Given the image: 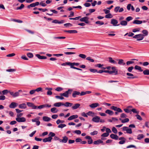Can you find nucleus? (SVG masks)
Instances as JSON below:
<instances>
[{"mask_svg":"<svg viewBox=\"0 0 149 149\" xmlns=\"http://www.w3.org/2000/svg\"><path fill=\"white\" fill-rule=\"evenodd\" d=\"M55 97L56 99H60L61 100H63L64 99V98L63 97H62V96H60L58 95H57L55 96Z\"/></svg>","mask_w":149,"mask_h":149,"instance_id":"61","label":"nucleus"},{"mask_svg":"<svg viewBox=\"0 0 149 149\" xmlns=\"http://www.w3.org/2000/svg\"><path fill=\"white\" fill-rule=\"evenodd\" d=\"M143 73L144 75H149V70L148 69H146L143 71Z\"/></svg>","mask_w":149,"mask_h":149,"instance_id":"36","label":"nucleus"},{"mask_svg":"<svg viewBox=\"0 0 149 149\" xmlns=\"http://www.w3.org/2000/svg\"><path fill=\"white\" fill-rule=\"evenodd\" d=\"M144 135L143 134H139L137 136V139L138 140H141L144 137Z\"/></svg>","mask_w":149,"mask_h":149,"instance_id":"35","label":"nucleus"},{"mask_svg":"<svg viewBox=\"0 0 149 149\" xmlns=\"http://www.w3.org/2000/svg\"><path fill=\"white\" fill-rule=\"evenodd\" d=\"M92 121L94 122L98 123L99 122L104 123L105 121L104 120L100 119V117L97 116H96L92 119Z\"/></svg>","mask_w":149,"mask_h":149,"instance_id":"1","label":"nucleus"},{"mask_svg":"<svg viewBox=\"0 0 149 149\" xmlns=\"http://www.w3.org/2000/svg\"><path fill=\"white\" fill-rule=\"evenodd\" d=\"M27 56L30 58H32L33 56V55L31 53H28L27 54Z\"/></svg>","mask_w":149,"mask_h":149,"instance_id":"43","label":"nucleus"},{"mask_svg":"<svg viewBox=\"0 0 149 149\" xmlns=\"http://www.w3.org/2000/svg\"><path fill=\"white\" fill-rule=\"evenodd\" d=\"M98 132L97 131H94L93 132L90 133V134L91 135L93 136L95 135H96L97 134Z\"/></svg>","mask_w":149,"mask_h":149,"instance_id":"51","label":"nucleus"},{"mask_svg":"<svg viewBox=\"0 0 149 149\" xmlns=\"http://www.w3.org/2000/svg\"><path fill=\"white\" fill-rule=\"evenodd\" d=\"M131 111H132L134 113H135L137 114L139 113V111H137L136 110V109H133L131 110Z\"/></svg>","mask_w":149,"mask_h":149,"instance_id":"56","label":"nucleus"},{"mask_svg":"<svg viewBox=\"0 0 149 149\" xmlns=\"http://www.w3.org/2000/svg\"><path fill=\"white\" fill-rule=\"evenodd\" d=\"M74 132L77 134H80L81 133V132L80 130H76L74 131Z\"/></svg>","mask_w":149,"mask_h":149,"instance_id":"59","label":"nucleus"},{"mask_svg":"<svg viewBox=\"0 0 149 149\" xmlns=\"http://www.w3.org/2000/svg\"><path fill=\"white\" fill-rule=\"evenodd\" d=\"M123 130L124 131H126L128 134H131L132 133V130L131 129L127 127L124 126L123 127Z\"/></svg>","mask_w":149,"mask_h":149,"instance_id":"5","label":"nucleus"},{"mask_svg":"<svg viewBox=\"0 0 149 149\" xmlns=\"http://www.w3.org/2000/svg\"><path fill=\"white\" fill-rule=\"evenodd\" d=\"M6 99V97L3 95L0 96V100H4Z\"/></svg>","mask_w":149,"mask_h":149,"instance_id":"64","label":"nucleus"},{"mask_svg":"<svg viewBox=\"0 0 149 149\" xmlns=\"http://www.w3.org/2000/svg\"><path fill=\"white\" fill-rule=\"evenodd\" d=\"M78 117V116L77 115H73L70 116L68 118V120H71L77 118Z\"/></svg>","mask_w":149,"mask_h":149,"instance_id":"16","label":"nucleus"},{"mask_svg":"<svg viewBox=\"0 0 149 149\" xmlns=\"http://www.w3.org/2000/svg\"><path fill=\"white\" fill-rule=\"evenodd\" d=\"M100 105L98 103H94L89 105V107L92 108H94L97 106H99Z\"/></svg>","mask_w":149,"mask_h":149,"instance_id":"13","label":"nucleus"},{"mask_svg":"<svg viewBox=\"0 0 149 149\" xmlns=\"http://www.w3.org/2000/svg\"><path fill=\"white\" fill-rule=\"evenodd\" d=\"M87 114L88 116H90L93 117L94 115V113L92 111H89L87 113Z\"/></svg>","mask_w":149,"mask_h":149,"instance_id":"37","label":"nucleus"},{"mask_svg":"<svg viewBox=\"0 0 149 149\" xmlns=\"http://www.w3.org/2000/svg\"><path fill=\"white\" fill-rule=\"evenodd\" d=\"M127 23L126 21L123 20L121 21L120 24L123 26H125L127 25Z\"/></svg>","mask_w":149,"mask_h":149,"instance_id":"30","label":"nucleus"},{"mask_svg":"<svg viewBox=\"0 0 149 149\" xmlns=\"http://www.w3.org/2000/svg\"><path fill=\"white\" fill-rule=\"evenodd\" d=\"M55 134L52 132H50L49 135V137H47V142H50L51 141V140L52 139V137H54L55 136Z\"/></svg>","mask_w":149,"mask_h":149,"instance_id":"4","label":"nucleus"},{"mask_svg":"<svg viewBox=\"0 0 149 149\" xmlns=\"http://www.w3.org/2000/svg\"><path fill=\"white\" fill-rule=\"evenodd\" d=\"M51 111L53 113H55L58 112V110L56 108L54 107L51 109Z\"/></svg>","mask_w":149,"mask_h":149,"instance_id":"29","label":"nucleus"},{"mask_svg":"<svg viewBox=\"0 0 149 149\" xmlns=\"http://www.w3.org/2000/svg\"><path fill=\"white\" fill-rule=\"evenodd\" d=\"M8 92L9 91L7 90H4L2 91V93L3 95H6Z\"/></svg>","mask_w":149,"mask_h":149,"instance_id":"55","label":"nucleus"},{"mask_svg":"<svg viewBox=\"0 0 149 149\" xmlns=\"http://www.w3.org/2000/svg\"><path fill=\"white\" fill-rule=\"evenodd\" d=\"M103 11L106 14H108L109 13L110 11L109 10L104 9L103 10Z\"/></svg>","mask_w":149,"mask_h":149,"instance_id":"63","label":"nucleus"},{"mask_svg":"<svg viewBox=\"0 0 149 149\" xmlns=\"http://www.w3.org/2000/svg\"><path fill=\"white\" fill-rule=\"evenodd\" d=\"M133 38L137 39V41H139L143 40L144 37H143V34H137L133 37Z\"/></svg>","mask_w":149,"mask_h":149,"instance_id":"2","label":"nucleus"},{"mask_svg":"<svg viewBox=\"0 0 149 149\" xmlns=\"http://www.w3.org/2000/svg\"><path fill=\"white\" fill-rule=\"evenodd\" d=\"M19 107L21 109H25L26 107V104L25 103H22L19 105Z\"/></svg>","mask_w":149,"mask_h":149,"instance_id":"23","label":"nucleus"},{"mask_svg":"<svg viewBox=\"0 0 149 149\" xmlns=\"http://www.w3.org/2000/svg\"><path fill=\"white\" fill-rule=\"evenodd\" d=\"M134 69V67L133 66H131L129 67L128 69H127V71L130 72H131L132 70Z\"/></svg>","mask_w":149,"mask_h":149,"instance_id":"60","label":"nucleus"},{"mask_svg":"<svg viewBox=\"0 0 149 149\" xmlns=\"http://www.w3.org/2000/svg\"><path fill=\"white\" fill-rule=\"evenodd\" d=\"M35 4L33 3L30 4V5L27 6V7L28 8H30L31 7H35Z\"/></svg>","mask_w":149,"mask_h":149,"instance_id":"42","label":"nucleus"},{"mask_svg":"<svg viewBox=\"0 0 149 149\" xmlns=\"http://www.w3.org/2000/svg\"><path fill=\"white\" fill-rule=\"evenodd\" d=\"M109 62L112 63L116 64H117V62L115 60H113L112 58L111 57H109Z\"/></svg>","mask_w":149,"mask_h":149,"instance_id":"27","label":"nucleus"},{"mask_svg":"<svg viewBox=\"0 0 149 149\" xmlns=\"http://www.w3.org/2000/svg\"><path fill=\"white\" fill-rule=\"evenodd\" d=\"M105 113L111 115H112L113 114V112L112 111L109 109H107L105 111Z\"/></svg>","mask_w":149,"mask_h":149,"instance_id":"33","label":"nucleus"},{"mask_svg":"<svg viewBox=\"0 0 149 149\" xmlns=\"http://www.w3.org/2000/svg\"><path fill=\"white\" fill-rule=\"evenodd\" d=\"M142 33H143V37H144L145 36H146L148 35V32L147 30H143L142 31Z\"/></svg>","mask_w":149,"mask_h":149,"instance_id":"31","label":"nucleus"},{"mask_svg":"<svg viewBox=\"0 0 149 149\" xmlns=\"http://www.w3.org/2000/svg\"><path fill=\"white\" fill-rule=\"evenodd\" d=\"M120 8V7L119 6L116 7L114 9V12L115 13H117L118 11Z\"/></svg>","mask_w":149,"mask_h":149,"instance_id":"57","label":"nucleus"},{"mask_svg":"<svg viewBox=\"0 0 149 149\" xmlns=\"http://www.w3.org/2000/svg\"><path fill=\"white\" fill-rule=\"evenodd\" d=\"M65 54L66 55H71L75 54V53L73 52H64Z\"/></svg>","mask_w":149,"mask_h":149,"instance_id":"54","label":"nucleus"},{"mask_svg":"<svg viewBox=\"0 0 149 149\" xmlns=\"http://www.w3.org/2000/svg\"><path fill=\"white\" fill-rule=\"evenodd\" d=\"M93 143L95 145H99L100 143H102L103 145H104V143H103V141L100 139L94 141Z\"/></svg>","mask_w":149,"mask_h":149,"instance_id":"12","label":"nucleus"},{"mask_svg":"<svg viewBox=\"0 0 149 149\" xmlns=\"http://www.w3.org/2000/svg\"><path fill=\"white\" fill-rule=\"evenodd\" d=\"M80 93L79 91H74L73 92L72 94V96L73 97H77V95H80Z\"/></svg>","mask_w":149,"mask_h":149,"instance_id":"18","label":"nucleus"},{"mask_svg":"<svg viewBox=\"0 0 149 149\" xmlns=\"http://www.w3.org/2000/svg\"><path fill=\"white\" fill-rule=\"evenodd\" d=\"M129 120L128 118H126L122 120V123H124L128 122L129 121Z\"/></svg>","mask_w":149,"mask_h":149,"instance_id":"44","label":"nucleus"},{"mask_svg":"<svg viewBox=\"0 0 149 149\" xmlns=\"http://www.w3.org/2000/svg\"><path fill=\"white\" fill-rule=\"evenodd\" d=\"M70 62H66L65 63H62L61 64V65L62 66H65L66 65H69V66H70Z\"/></svg>","mask_w":149,"mask_h":149,"instance_id":"52","label":"nucleus"},{"mask_svg":"<svg viewBox=\"0 0 149 149\" xmlns=\"http://www.w3.org/2000/svg\"><path fill=\"white\" fill-rule=\"evenodd\" d=\"M73 104L69 102H66L65 103H63V106L66 107H70L72 106Z\"/></svg>","mask_w":149,"mask_h":149,"instance_id":"21","label":"nucleus"},{"mask_svg":"<svg viewBox=\"0 0 149 149\" xmlns=\"http://www.w3.org/2000/svg\"><path fill=\"white\" fill-rule=\"evenodd\" d=\"M118 61V63L119 65H124L125 64V63L124 62V61L123 59H119Z\"/></svg>","mask_w":149,"mask_h":149,"instance_id":"34","label":"nucleus"},{"mask_svg":"<svg viewBox=\"0 0 149 149\" xmlns=\"http://www.w3.org/2000/svg\"><path fill=\"white\" fill-rule=\"evenodd\" d=\"M16 120L17 122L19 123L24 122L26 121V118L24 117H17L16 118Z\"/></svg>","mask_w":149,"mask_h":149,"instance_id":"7","label":"nucleus"},{"mask_svg":"<svg viewBox=\"0 0 149 149\" xmlns=\"http://www.w3.org/2000/svg\"><path fill=\"white\" fill-rule=\"evenodd\" d=\"M36 56L38 58H39V59H46L47 58L46 57L44 56H41L39 54H36Z\"/></svg>","mask_w":149,"mask_h":149,"instance_id":"20","label":"nucleus"},{"mask_svg":"<svg viewBox=\"0 0 149 149\" xmlns=\"http://www.w3.org/2000/svg\"><path fill=\"white\" fill-rule=\"evenodd\" d=\"M110 137L111 139L116 140H118V136L116 134H110Z\"/></svg>","mask_w":149,"mask_h":149,"instance_id":"15","label":"nucleus"},{"mask_svg":"<svg viewBox=\"0 0 149 149\" xmlns=\"http://www.w3.org/2000/svg\"><path fill=\"white\" fill-rule=\"evenodd\" d=\"M111 109L114 110L115 111H117L118 112L121 113L123 111L121 109L119 108H117L116 107L114 106H112L111 107Z\"/></svg>","mask_w":149,"mask_h":149,"instance_id":"8","label":"nucleus"},{"mask_svg":"<svg viewBox=\"0 0 149 149\" xmlns=\"http://www.w3.org/2000/svg\"><path fill=\"white\" fill-rule=\"evenodd\" d=\"M133 17L131 16H129L127 17L126 19L127 21L129 22L133 19Z\"/></svg>","mask_w":149,"mask_h":149,"instance_id":"48","label":"nucleus"},{"mask_svg":"<svg viewBox=\"0 0 149 149\" xmlns=\"http://www.w3.org/2000/svg\"><path fill=\"white\" fill-rule=\"evenodd\" d=\"M143 23L142 21H140L136 19L134 20L133 22V23L134 24H141Z\"/></svg>","mask_w":149,"mask_h":149,"instance_id":"19","label":"nucleus"},{"mask_svg":"<svg viewBox=\"0 0 149 149\" xmlns=\"http://www.w3.org/2000/svg\"><path fill=\"white\" fill-rule=\"evenodd\" d=\"M95 23L97 24H99L100 25H103L104 24L103 22H101L100 21H97L95 22Z\"/></svg>","mask_w":149,"mask_h":149,"instance_id":"47","label":"nucleus"},{"mask_svg":"<svg viewBox=\"0 0 149 149\" xmlns=\"http://www.w3.org/2000/svg\"><path fill=\"white\" fill-rule=\"evenodd\" d=\"M111 69L113 73H115V74H118V70L116 69V67H112Z\"/></svg>","mask_w":149,"mask_h":149,"instance_id":"25","label":"nucleus"},{"mask_svg":"<svg viewBox=\"0 0 149 149\" xmlns=\"http://www.w3.org/2000/svg\"><path fill=\"white\" fill-rule=\"evenodd\" d=\"M46 106V104H44L42 105H41L38 107V108L39 109H41L45 107Z\"/></svg>","mask_w":149,"mask_h":149,"instance_id":"58","label":"nucleus"},{"mask_svg":"<svg viewBox=\"0 0 149 149\" xmlns=\"http://www.w3.org/2000/svg\"><path fill=\"white\" fill-rule=\"evenodd\" d=\"M79 65V63H71L70 62V67L72 68V67H74V66H78Z\"/></svg>","mask_w":149,"mask_h":149,"instance_id":"22","label":"nucleus"},{"mask_svg":"<svg viewBox=\"0 0 149 149\" xmlns=\"http://www.w3.org/2000/svg\"><path fill=\"white\" fill-rule=\"evenodd\" d=\"M85 138L86 139H88V144H91L93 142V140L91 137L89 136H86Z\"/></svg>","mask_w":149,"mask_h":149,"instance_id":"10","label":"nucleus"},{"mask_svg":"<svg viewBox=\"0 0 149 149\" xmlns=\"http://www.w3.org/2000/svg\"><path fill=\"white\" fill-rule=\"evenodd\" d=\"M109 135L108 133H105L101 135L102 137H107Z\"/></svg>","mask_w":149,"mask_h":149,"instance_id":"49","label":"nucleus"},{"mask_svg":"<svg viewBox=\"0 0 149 149\" xmlns=\"http://www.w3.org/2000/svg\"><path fill=\"white\" fill-rule=\"evenodd\" d=\"M63 103L61 102H56L54 104V106L56 107H59L63 106Z\"/></svg>","mask_w":149,"mask_h":149,"instance_id":"24","label":"nucleus"},{"mask_svg":"<svg viewBox=\"0 0 149 149\" xmlns=\"http://www.w3.org/2000/svg\"><path fill=\"white\" fill-rule=\"evenodd\" d=\"M63 90V88L61 87H57L55 89V90L58 91H61Z\"/></svg>","mask_w":149,"mask_h":149,"instance_id":"62","label":"nucleus"},{"mask_svg":"<svg viewBox=\"0 0 149 149\" xmlns=\"http://www.w3.org/2000/svg\"><path fill=\"white\" fill-rule=\"evenodd\" d=\"M72 91V90L70 89H69L67 91H65V92L60 93V95L61 96H63L65 97H68V94L69 93H71V92Z\"/></svg>","mask_w":149,"mask_h":149,"instance_id":"3","label":"nucleus"},{"mask_svg":"<svg viewBox=\"0 0 149 149\" xmlns=\"http://www.w3.org/2000/svg\"><path fill=\"white\" fill-rule=\"evenodd\" d=\"M86 59L92 62H94V60L93 59H92L90 57H88L86 58Z\"/></svg>","mask_w":149,"mask_h":149,"instance_id":"50","label":"nucleus"},{"mask_svg":"<svg viewBox=\"0 0 149 149\" xmlns=\"http://www.w3.org/2000/svg\"><path fill=\"white\" fill-rule=\"evenodd\" d=\"M18 105V104L16 102H12L9 105V107L10 108H15Z\"/></svg>","mask_w":149,"mask_h":149,"instance_id":"11","label":"nucleus"},{"mask_svg":"<svg viewBox=\"0 0 149 149\" xmlns=\"http://www.w3.org/2000/svg\"><path fill=\"white\" fill-rule=\"evenodd\" d=\"M68 140V138L66 136L63 137L62 143H65L67 142Z\"/></svg>","mask_w":149,"mask_h":149,"instance_id":"26","label":"nucleus"},{"mask_svg":"<svg viewBox=\"0 0 149 149\" xmlns=\"http://www.w3.org/2000/svg\"><path fill=\"white\" fill-rule=\"evenodd\" d=\"M112 130L113 132L114 133L117 134V130L115 127H113L112 128Z\"/></svg>","mask_w":149,"mask_h":149,"instance_id":"41","label":"nucleus"},{"mask_svg":"<svg viewBox=\"0 0 149 149\" xmlns=\"http://www.w3.org/2000/svg\"><path fill=\"white\" fill-rule=\"evenodd\" d=\"M66 126V125L65 124H60L58 125V127L62 128Z\"/></svg>","mask_w":149,"mask_h":149,"instance_id":"53","label":"nucleus"},{"mask_svg":"<svg viewBox=\"0 0 149 149\" xmlns=\"http://www.w3.org/2000/svg\"><path fill=\"white\" fill-rule=\"evenodd\" d=\"M16 71V70L15 69H10L6 70L7 72H15Z\"/></svg>","mask_w":149,"mask_h":149,"instance_id":"39","label":"nucleus"},{"mask_svg":"<svg viewBox=\"0 0 149 149\" xmlns=\"http://www.w3.org/2000/svg\"><path fill=\"white\" fill-rule=\"evenodd\" d=\"M23 149H29L30 148V147L28 146V145L26 144L23 146Z\"/></svg>","mask_w":149,"mask_h":149,"instance_id":"45","label":"nucleus"},{"mask_svg":"<svg viewBox=\"0 0 149 149\" xmlns=\"http://www.w3.org/2000/svg\"><path fill=\"white\" fill-rule=\"evenodd\" d=\"M111 23L114 26H118L120 25L119 24H117L118 23V21L117 20L114 19H111Z\"/></svg>","mask_w":149,"mask_h":149,"instance_id":"9","label":"nucleus"},{"mask_svg":"<svg viewBox=\"0 0 149 149\" xmlns=\"http://www.w3.org/2000/svg\"><path fill=\"white\" fill-rule=\"evenodd\" d=\"M134 68L136 70H139L140 72H142L143 71V70L142 69L141 67L137 65L135 66Z\"/></svg>","mask_w":149,"mask_h":149,"instance_id":"32","label":"nucleus"},{"mask_svg":"<svg viewBox=\"0 0 149 149\" xmlns=\"http://www.w3.org/2000/svg\"><path fill=\"white\" fill-rule=\"evenodd\" d=\"M24 7V5L23 4H22L21 6L17 8V10H21Z\"/></svg>","mask_w":149,"mask_h":149,"instance_id":"46","label":"nucleus"},{"mask_svg":"<svg viewBox=\"0 0 149 149\" xmlns=\"http://www.w3.org/2000/svg\"><path fill=\"white\" fill-rule=\"evenodd\" d=\"M112 16L111 14L110 13L107 14L105 16V17L107 18H112Z\"/></svg>","mask_w":149,"mask_h":149,"instance_id":"40","label":"nucleus"},{"mask_svg":"<svg viewBox=\"0 0 149 149\" xmlns=\"http://www.w3.org/2000/svg\"><path fill=\"white\" fill-rule=\"evenodd\" d=\"M65 32H68L70 33H76L77 32V31L76 30H66L64 31Z\"/></svg>","mask_w":149,"mask_h":149,"instance_id":"28","label":"nucleus"},{"mask_svg":"<svg viewBox=\"0 0 149 149\" xmlns=\"http://www.w3.org/2000/svg\"><path fill=\"white\" fill-rule=\"evenodd\" d=\"M127 75L131 76V77H127V78L128 79H133L136 77H134L133 74L130 73H127L126 74Z\"/></svg>","mask_w":149,"mask_h":149,"instance_id":"17","label":"nucleus"},{"mask_svg":"<svg viewBox=\"0 0 149 149\" xmlns=\"http://www.w3.org/2000/svg\"><path fill=\"white\" fill-rule=\"evenodd\" d=\"M89 18L88 17L86 16L81 18L80 19V20L81 22H84L86 24H88L89 23Z\"/></svg>","mask_w":149,"mask_h":149,"instance_id":"6","label":"nucleus"},{"mask_svg":"<svg viewBox=\"0 0 149 149\" xmlns=\"http://www.w3.org/2000/svg\"><path fill=\"white\" fill-rule=\"evenodd\" d=\"M79 56L81 58L84 59L86 57V56L84 54H80L79 55Z\"/></svg>","mask_w":149,"mask_h":149,"instance_id":"38","label":"nucleus"},{"mask_svg":"<svg viewBox=\"0 0 149 149\" xmlns=\"http://www.w3.org/2000/svg\"><path fill=\"white\" fill-rule=\"evenodd\" d=\"M80 106V104L79 103H76L72 106L71 108L73 109H76L79 107Z\"/></svg>","mask_w":149,"mask_h":149,"instance_id":"14","label":"nucleus"}]
</instances>
